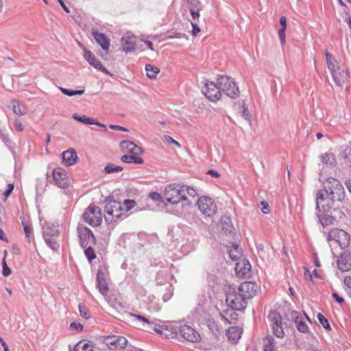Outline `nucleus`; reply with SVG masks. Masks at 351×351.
I'll list each match as a JSON object with an SVG mask.
<instances>
[{
    "label": "nucleus",
    "mask_w": 351,
    "mask_h": 351,
    "mask_svg": "<svg viewBox=\"0 0 351 351\" xmlns=\"http://www.w3.org/2000/svg\"><path fill=\"white\" fill-rule=\"evenodd\" d=\"M268 318L271 322L274 335L278 337H282L284 331L282 328V323L280 315L276 311H272L269 314Z\"/></svg>",
    "instance_id": "f8f14e48"
},
{
    "label": "nucleus",
    "mask_w": 351,
    "mask_h": 351,
    "mask_svg": "<svg viewBox=\"0 0 351 351\" xmlns=\"http://www.w3.org/2000/svg\"><path fill=\"white\" fill-rule=\"evenodd\" d=\"M204 95L212 102H216L221 98V88L218 84L206 81L204 90Z\"/></svg>",
    "instance_id": "9d476101"
},
{
    "label": "nucleus",
    "mask_w": 351,
    "mask_h": 351,
    "mask_svg": "<svg viewBox=\"0 0 351 351\" xmlns=\"http://www.w3.org/2000/svg\"><path fill=\"white\" fill-rule=\"evenodd\" d=\"M337 267L342 271H348L351 269V255L345 251L338 258Z\"/></svg>",
    "instance_id": "6ab92c4d"
},
{
    "label": "nucleus",
    "mask_w": 351,
    "mask_h": 351,
    "mask_svg": "<svg viewBox=\"0 0 351 351\" xmlns=\"http://www.w3.org/2000/svg\"><path fill=\"white\" fill-rule=\"evenodd\" d=\"M332 297L335 299V300L339 303V304H341L343 302L344 300L343 298L339 296V295L336 293H332Z\"/></svg>",
    "instance_id": "680f3d73"
},
{
    "label": "nucleus",
    "mask_w": 351,
    "mask_h": 351,
    "mask_svg": "<svg viewBox=\"0 0 351 351\" xmlns=\"http://www.w3.org/2000/svg\"><path fill=\"white\" fill-rule=\"evenodd\" d=\"M263 351H274V339L268 336L263 339Z\"/></svg>",
    "instance_id": "4c0bfd02"
},
{
    "label": "nucleus",
    "mask_w": 351,
    "mask_h": 351,
    "mask_svg": "<svg viewBox=\"0 0 351 351\" xmlns=\"http://www.w3.org/2000/svg\"><path fill=\"white\" fill-rule=\"evenodd\" d=\"M60 90H61V92L63 94H64L67 96H70V97L75 95H82L84 93V89L73 90L68 89L66 88L60 87Z\"/></svg>",
    "instance_id": "79ce46f5"
},
{
    "label": "nucleus",
    "mask_w": 351,
    "mask_h": 351,
    "mask_svg": "<svg viewBox=\"0 0 351 351\" xmlns=\"http://www.w3.org/2000/svg\"><path fill=\"white\" fill-rule=\"evenodd\" d=\"M121 147L123 149L128 150L132 154L139 155L143 153V150L141 147L137 146L130 141H121Z\"/></svg>",
    "instance_id": "5701e85b"
},
{
    "label": "nucleus",
    "mask_w": 351,
    "mask_h": 351,
    "mask_svg": "<svg viewBox=\"0 0 351 351\" xmlns=\"http://www.w3.org/2000/svg\"><path fill=\"white\" fill-rule=\"evenodd\" d=\"M176 183H172L165 187L163 193L162 203L167 206L169 204L172 205L176 204Z\"/></svg>",
    "instance_id": "a211bd4d"
},
{
    "label": "nucleus",
    "mask_w": 351,
    "mask_h": 351,
    "mask_svg": "<svg viewBox=\"0 0 351 351\" xmlns=\"http://www.w3.org/2000/svg\"><path fill=\"white\" fill-rule=\"evenodd\" d=\"M280 23L281 25V28L283 29H286L287 28V18L285 16H281L280 19Z\"/></svg>",
    "instance_id": "bf43d9fd"
},
{
    "label": "nucleus",
    "mask_w": 351,
    "mask_h": 351,
    "mask_svg": "<svg viewBox=\"0 0 351 351\" xmlns=\"http://www.w3.org/2000/svg\"><path fill=\"white\" fill-rule=\"evenodd\" d=\"M149 197L155 202L160 201L162 202L163 200V196H162L160 193L157 192L150 193L149 195Z\"/></svg>",
    "instance_id": "09e8293b"
},
{
    "label": "nucleus",
    "mask_w": 351,
    "mask_h": 351,
    "mask_svg": "<svg viewBox=\"0 0 351 351\" xmlns=\"http://www.w3.org/2000/svg\"><path fill=\"white\" fill-rule=\"evenodd\" d=\"M58 2L60 3V5H61V7L63 8V10L67 12V13H69L70 12V10L69 8L64 4V3L63 2L62 0H57Z\"/></svg>",
    "instance_id": "0e129e2a"
},
{
    "label": "nucleus",
    "mask_w": 351,
    "mask_h": 351,
    "mask_svg": "<svg viewBox=\"0 0 351 351\" xmlns=\"http://www.w3.org/2000/svg\"><path fill=\"white\" fill-rule=\"evenodd\" d=\"M79 239L80 245L85 248L89 243L95 244L96 239L90 229L86 227L78 228Z\"/></svg>",
    "instance_id": "4468645a"
},
{
    "label": "nucleus",
    "mask_w": 351,
    "mask_h": 351,
    "mask_svg": "<svg viewBox=\"0 0 351 351\" xmlns=\"http://www.w3.org/2000/svg\"><path fill=\"white\" fill-rule=\"evenodd\" d=\"M321 160L323 163L330 166L336 163L335 156L332 153H326L321 156Z\"/></svg>",
    "instance_id": "72a5a7b5"
},
{
    "label": "nucleus",
    "mask_w": 351,
    "mask_h": 351,
    "mask_svg": "<svg viewBox=\"0 0 351 351\" xmlns=\"http://www.w3.org/2000/svg\"><path fill=\"white\" fill-rule=\"evenodd\" d=\"M241 328L239 327H230L227 330L226 335L230 341L236 343L241 338Z\"/></svg>",
    "instance_id": "bb28decb"
},
{
    "label": "nucleus",
    "mask_w": 351,
    "mask_h": 351,
    "mask_svg": "<svg viewBox=\"0 0 351 351\" xmlns=\"http://www.w3.org/2000/svg\"><path fill=\"white\" fill-rule=\"evenodd\" d=\"M324 187L328 191V199L332 202L341 201L345 196L343 185L334 178H329L324 182Z\"/></svg>",
    "instance_id": "20e7f679"
},
{
    "label": "nucleus",
    "mask_w": 351,
    "mask_h": 351,
    "mask_svg": "<svg viewBox=\"0 0 351 351\" xmlns=\"http://www.w3.org/2000/svg\"><path fill=\"white\" fill-rule=\"evenodd\" d=\"M206 325L208 328L215 333H219L221 330L220 326L216 324L213 318H208L206 320Z\"/></svg>",
    "instance_id": "58836bf2"
},
{
    "label": "nucleus",
    "mask_w": 351,
    "mask_h": 351,
    "mask_svg": "<svg viewBox=\"0 0 351 351\" xmlns=\"http://www.w3.org/2000/svg\"><path fill=\"white\" fill-rule=\"evenodd\" d=\"M328 241H334L339 244L341 249H345L350 245V234L341 229H333L328 234Z\"/></svg>",
    "instance_id": "0eeeda50"
},
{
    "label": "nucleus",
    "mask_w": 351,
    "mask_h": 351,
    "mask_svg": "<svg viewBox=\"0 0 351 351\" xmlns=\"http://www.w3.org/2000/svg\"><path fill=\"white\" fill-rule=\"evenodd\" d=\"M154 330L157 332H160L162 335H164L166 336L167 338H169L167 335L166 333H163V328L161 327L160 326H154Z\"/></svg>",
    "instance_id": "052dcab7"
},
{
    "label": "nucleus",
    "mask_w": 351,
    "mask_h": 351,
    "mask_svg": "<svg viewBox=\"0 0 351 351\" xmlns=\"http://www.w3.org/2000/svg\"><path fill=\"white\" fill-rule=\"evenodd\" d=\"M226 301L228 306L236 311H241L246 306V298L239 291V292L233 291L229 293Z\"/></svg>",
    "instance_id": "6e6552de"
},
{
    "label": "nucleus",
    "mask_w": 351,
    "mask_h": 351,
    "mask_svg": "<svg viewBox=\"0 0 351 351\" xmlns=\"http://www.w3.org/2000/svg\"><path fill=\"white\" fill-rule=\"evenodd\" d=\"M164 138L169 143H176V140L169 135H165Z\"/></svg>",
    "instance_id": "338daca9"
},
{
    "label": "nucleus",
    "mask_w": 351,
    "mask_h": 351,
    "mask_svg": "<svg viewBox=\"0 0 351 351\" xmlns=\"http://www.w3.org/2000/svg\"><path fill=\"white\" fill-rule=\"evenodd\" d=\"M229 256L233 261H237L241 256V248L237 244H232L229 247Z\"/></svg>",
    "instance_id": "473e14b6"
},
{
    "label": "nucleus",
    "mask_w": 351,
    "mask_h": 351,
    "mask_svg": "<svg viewBox=\"0 0 351 351\" xmlns=\"http://www.w3.org/2000/svg\"><path fill=\"white\" fill-rule=\"evenodd\" d=\"M187 3L190 5V8H197L200 5L199 0H187Z\"/></svg>",
    "instance_id": "603ef678"
},
{
    "label": "nucleus",
    "mask_w": 351,
    "mask_h": 351,
    "mask_svg": "<svg viewBox=\"0 0 351 351\" xmlns=\"http://www.w3.org/2000/svg\"><path fill=\"white\" fill-rule=\"evenodd\" d=\"M346 186L348 191H350V193H351V179L347 180V182H346Z\"/></svg>",
    "instance_id": "774afa93"
},
{
    "label": "nucleus",
    "mask_w": 351,
    "mask_h": 351,
    "mask_svg": "<svg viewBox=\"0 0 351 351\" xmlns=\"http://www.w3.org/2000/svg\"><path fill=\"white\" fill-rule=\"evenodd\" d=\"M22 226L25 234V237L28 239V241L30 242L31 239L33 238L32 224L29 221L24 220L22 221Z\"/></svg>",
    "instance_id": "c9c22d12"
},
{
    "label": "nucleus",
    "mask_w": 351,
    "mask_h": 351,
    "mask_svg": "<svg viewBox=\"0 0 351 351\" xmlns=\"http://www.w3.org/2000/svg\"><path fill=\"white\" fill-rule=\"evenodd\" d=\"M305 319H306L308 322H311V319L305 314L297 315L295 319L296 328L300 332L304 333L309 332V328L305 322Z\"/></svg>",
    "instance_id": "4be33fe9"
},
{
    "label": "nucleus",
    "mask_w": 351,
    "mask_h": 351,
    "mask_svg": "<svg viewBox=\"0 0 351 351\" xmlns=\"http://www.w3.org/2000/svg\"><path fill=\"white\" fill-rule=\"evenodd\" d=\"M180 333L185 339L191 342H199L201 339L199 334L194 328L187 325L180 328Z\"/></svg>",
    "instance_id": "dca6fc26"
},
{
    "label": "nucleus",
    "mask_w": 351,
    "mask_h": 351,
    "mask_svg": "<svg viewBox=\"0 0 351 351\" xmlns=\"http://www.w3.org/2000/svg\"><path fill=\"white\" fill-rule=\"evenodd\" d=\"M12 106L14 114L22 116L27 113V109L25 106L19 101L13 100L12 101Z\"/></svg>",
    "instance_id": "c756f323"
},
{
    "label": "nucleus",
    "mask_w": 351,
    "mask_h": 351,
    "mask_svg": "<svg viewBox=\"0 0 351 351\" xmlns=\"http://www.w3.org/2000/svg\"><path fill=\"white\" fill-rule=\"evenodd\" d=\"M73 118L76 120V121H78L81 123H85V124H89V125H97L98 126H100V127H102L104 128L105 130H106V126L97 121H95V119H93L91 118H89V117H86V116H80L77 114H73Z\"/></svg>",
    "instance_id": "a878e982"
},
{
    "label": "nucleus",
    "mask_w": 351,
    "mask_h": 351,
    "mask_svg": "<svg viewBox=\"0 0 351 351\" xmlns=\"http://www.w3.org/2000/svg\"><path fill=\"white\" fill-rule=\"evenodd\" d=\"M260 205H261V209L263 213L267 214L269 213V211H270L269 206L267 203H266L265 202H261Z\"/></svg>",
    "instance_id": "3c124183"
},
{
    "label": "nucleus",
    "mask_w": 351,
    "mask_h": 351,
    "mask_svg": "<svg viewBox=\"0 0 351 351\" xmlns=\"http://www.w3.org/2000/svg\"><path fill=\"white\" fill-rule=\"evenodd\" d=\"M327 67L330 70L333 80L337 86H341L348 80V71L338 65L335 58L328 51L325 50Z\"/></svg>",
    "instance_id": "f03ea898"
},
{
    "label": "nucleus",
    "mask_w": 351,
    "mask_h": 351,
    "mask_svg": "<svg viewBox=\"0 0 351 351\" xmlns=\"http://www.w3.org/2000/svg\"><path fill=\"white\" fill-rule=\"evenodd\" d=\"M317 319L325 329L328 330H331V327L328 319L322 313H319L317 315Z\"/></svg>",
    "instance_id": "c03bdc74"
},
{
    "label": "nucleus",
    "mask_w": 351,
    "mask_h": 351,
    "mask_svg": "<svg viewBox=\"0 0 351 351\" xmlns=\"http://www.w3.org/2000/svg\"><path fill=\"white\" fill-rule=\"evenodd\" d=\"M109 127H110V129L114 130H119V131H123V132L128 131V130L125 128H123V127L120 126V125H110Z\"/></svg>",
    "instance_id": "13d9d810"
},
{
    "label": "nucleus",
    "mask_w": 351,
    "mask_h": 351,
    "mask_svg": "<svg viewBox=\"0 0 351 351\" xmlns=\"http://www.w3.org/2000/svg\"><path fill=\"white\" fill-rule=\"evenodd\" d=\"M346 286L351 290V276H347L344 278Z\"/></svg>",
    "instance_id": "e2e57ef3"
},
{
    "label": "nucleus",
    "mask_w": 351,
    "mask_h": 351,
    "mask_svg": "<svg viewBox=\"0 0 351 351\" xmlns=\"http://www.w3.org/2000/svg\"><path fill=\"white\" fill-rule=\"evenodd\" d=\"M80 315L86 319L90 317L88 308L82 304H80L78 306Z\"/></svg>",
    "instance_id": "a18cd8bd"
},
{
    "label": "nucleus",
    "mask_w": 351,
    "mask_h": 351,
    "mask_svg": "<svg viewBox=\"0 0 351 351\" xmlns=\"http://www.w3.org/2000/svg\"><path fill=\"white\" fill-rule=\"evenodd\" d=\"M121 161L125 163H134L142 164L143 160L142 158L137 156V155H124L121 158Z\"/></svg>",
    "instance_id": "2f4dec72"
},
{
    "label": "nucleus",
    "mask_w": 351,
    "mask_h": 351,
    "mask_svg": "<svg viewBox=\"0 0 351 351\" xmlns=\"http://www.w3.org/2000/svg\"><path fill=\"white\" fill-rule=\"evenodd\" d=\"M250 269V265L248 262L245 263V261L237 263L235 266V271L237 275L244 276Z\"/></svg>",
    "instance_id": "c85d7f7f"
},
{
    "label": "nucleus",
    "mask_w": 351,
    "mask_h": 351,
    "mask_svg": "<svg viewBox=\"0 0 351 351\" xmlns=\"http://www.w3.org/2000/svg\"><path fill=\"white\" fill-rule=\"evenodd\" d=\"M14 128L17 131H23V125L21 123V122L19 119H16L14 122Z\"/></svg>",
    "instance_id": "864d4df0"
},
{
    "label": "nucleus",
    "mask_w": 351,
    "mask_h": 351,
    "mask_svg": "<svg viewBox=\"0 0 351 351\" xmlns=\"http://www.w3.org/2000/svg\"><path fill=\"white\" fill-rule=\"evenodd\" d=\"M84 58L91 66L106 74L109 73L108 71L104 66H103L101 62L95 58L94 54L90 51L84 49Z\"/></svg>",
    "instance_id": "f3484780"
},
{
    "label": "nucleus",
    "mask_w": 351,
    "mask_h": 351,
    "mask_svg": "<svg viewBox=\"0 0 351 351\" xmlns=\"http://www.w3.org/2000/svg\"><path fill=\"white\" fill-rule=\"evenodd\" d=\"M121 44L123 51L132 52L136 49V39L134 36H125L121 39Z\"/></svg>",
    "instance_id": "aec40b11"
},
{
    "label": "nucleus",
    "mask_w": 351,
    "mask_h": 351,
    "mask_svg": "<svg viewBox=\"0 0 351 351\" xmlns=\"http://www.w3.org/2000/svg\"><path fill=\"white\" fill-rule=\"evenodd\" d=\"M191 14L193 17V21L195 22V21H198L200 14H199V8H190Z\"/></svg>",
    "instance_id": "de8ad7c7"
},
{
    "label": "nucleus",
    "mask_w": 351,
    "mask_h": 351,
    "mask_svg": "<svg viewBox=\"0 0 351 351\" xmlns=\"http://www.w3.org/2000/svg\"><path fill=\"white\" fill-rule=\"evenodd\" d=\"M92 34L96 42L104 50H108L110 48V40L102 33H99L95 29H93Z\"/></svg>",
    "instance_id": "412c9836"
},
{
    "label": "nucleus",
    "mask_w": 351,
    "mask_h": 351,
    "mask_svg": "<svg viewBox=\"0 0 351 351\" xmlns=\"http://www.w3.org/2000/svg\"><path fill=\"white\" fill-rule=\"evenodd\" d=\"M145 71L147 76L150 79H155L160 70L158 67L154 66L151 64L145 66Z\"/></svg>",
    "instance_id": "e433bc0d"
},
{
    "label": "nucleus",
    "mask_w": 351,
    "mask_h": 351,
    "mask_svg": "<svg viewBox=\"0 0 351 351\" xmlns=\"http://www.w3.org/2000/svg\"><path fill=\"white\" fill-rule=\"evenodd\" d=\"M132 316H134V317H136L138 320H140V321H142L145 323H147L149 325H151V322L145 317L142 316V315H132Z\"/></svg>",
    "instance_id": "4d7b16f0"
},
{
    "label": "nucleus",
    "mask_w": 351,
    "mask_h": 351,
    "mask_svg": "<svg viewBox=\"0 0 351 351\" xmlns=\"http://www.w3.org/2000/svg\"><path fill=\"white\" fill-rule=\"evenodd\" d=\"M62 158L66 165L71 166L75 163L77 156L76 152L72 149L63 152Z\"/></svg>",
    "instance_id": "b1692460"
},
{
    "label": "nucleus",
    "mask_w": 351,
    "mask_h": 351,
    "mask_svg": "<svg viewBox=\"0 0 351 351\" xmlns=\"http://www.w3.org/2000/svg\"><path fill=\"white\" fill-rule=\"evenodd\" d=\"M84 254L89 263H91L95 258L96 254L92 246H88L84 250Z\"/></svg>",
    "instance_id": "37998d69"
},
{
    "label": "nucleus",
    "mask_w": 351,
    "mask_h": 351,
    "mask_svg": "<svg viewBox=\"0 0 351 351\" xmlns=\"http://www.w3.org/2000/svg\"><path fill=\"white\" fill-rule=\"evenodd\" d=\"M53 177L56 184L62 189H65L69 185V179L65 169L57 167L53 171Z\"/></svg>",
    "instance_id": "2eb2a0df"
},
{
    "label": "nucleus",
    "mask_w": 351,
    "mask_h": 351,
    "mask_svg": "<svg viewBox=\"0 0 351 351\" xmlns=\"http://www.w3.org/2000/svg\"><path fill=\"white\" fill-rule=\"evenodd\" d=\"M13 190H14V184H8V186H7V189L4 192V195L5 197H8L12 193Z\"/></svg>",
    "instance_id": "6e6d98bb"
},
{
    "label": "nucleus",
    "mask_w": 351,
    "mask_h": 351,
    "mask_svg": "<svg viewBox=\"0 0 351 351\" xmlns=\"http://www.w3.org/2000/svg\"><path fill=\"white\" fill-rule=\"evenodd\" d=\"M327 199H328V194L326 189L324 188L318 191L316 197V207L319 212L326 211L325 206L322 204V202Z\"/></svg>",
    "instance_id": "393cba45"
},
{
    "label": "nucleus",
    "mask_w": 351,
    "mask_h": 351,
    "mask_svg": "<svg viewBox=\"0 0 351 351\" xmlns=\"http://www.w3.org/2000/svg\"><path fill=\"white\" fill-rule=\"evenodd\" d=\"M104 343L110 349L125 348L128 340L123 336L111 335L104 337Z\"/></svg>",
    "instance_id": "9b49d317"
},
{
    "label": "nucleus",
    "mask_w": 351,
    "mask_h": 351,
    "mask_svg": "<svg viewBox=\"0 0 351 351\" xmlns=\"http://www.w3.org/2000/svg\"><path fill=\"white\" fill-rule=\"evenodd\" d=\"M94 346L86 341H79L74 347L73 351H93Z\"/></svg>",
    "instance_id": "7c9ffc66"
},
{
    "label": "nucleus",
    "mask_w": 351,
    "mask_h": 351,
    "mask_svg": "<svg viewBox=\"0 0 351 351\" xmlns=\"http://www.w3.org/2000/svg\"><path fill=\"white\" fill-rule=\"evenodd\" d=\"M217 84L223 92L230 98H235L239 95V88L237 84L227 76H221L217 79Z\"/></svg>",
    "instance_id": "423d86ee"
},
{
    "label": "nucleus",
    "mask_w": 351,
    "mask_h": 351,
    "mask_svg": "<svg viewBox=\"0 0 351 351\" xmlns=\"http://www.w3.org/2000/svg\"><path fill=\"white\" fill-rule=\"evenodd\" d=\"M101 274H102L100 271L97 272V285L99 289V292L102 295H106L107 291H108V287L107 282L104 278H103Z\"/></svg>",
    "instance_id": "cd10ccee"
},
{
    "label": "nucleus",
    "mask_w": 351,
    "mask_h": 351,
    "mask_svg": "<svg viewBox=\"0 0 351 351\" xmlns=\"http://www.w3.org/2000/svg\"><path fill=\"white\" fill-rule=\"evenodd\" d=\"M135 206L134 200L125 199L121 203L114 200L112 197H108L106 199L104 219L108 223L114 222Z\"/></svg>",
    "instance_id": "f257e3e1"
},
{
    "label": "nucleus",
    "mask_w": 351,
    "mask_h": 351,
    "mask_svg": "<svg viewBox=\"0 0 351 351\" xmlns=\"http://www.w3.org/2000/svg\"><path fill=\"white\" fill-rule=\"evenodd\" d=\"M2 275L5 277L10 276L11 274V269L8 266L5 258H3L2 260Z\"/></svg>",
    "instance_id": "49530a36"
},
{
    "label": "nucleus",
    "mask_w": 351,
    "mask_h": 351,
    "mask_svg": "<svg viewBox=\"0 0 351 351\" xmlns=\"http://www.w3.org/2000/svg\"><path fill=\"white\" fill-rule=\"evenodd\" d=\"M58 234V229L50 226H46L43 228V238L56 237Z\"/></svg>",
    "instance_id": "f704fd0d"
},
{
    "label": "nucleus",
    "mask_w": 351,
    "mask_h": 351,
    "mask_svg": "<svg viewBox=\"0 0 351 351\" xmlns=\"http://www.w3.org/2000/svg\"><path fill=\"white\" fill-rule=\"evenodd\" d=\"M285 30L286 29H280L278 30V36L282 44H284L285 43Z\"/></svg>",
    "instance_id": "5fc2aeb1"
},
{
    "label": "nucleus",
    "mask_w": 351,
    "mask_h": 351,
    "mask_svg": "<svg viewBox=\"0 0 351 351\" xmlns=\"http://www.w3.org/2000/svg\"><path fill=\"white\" fill-rule=\"evenodd\" d=\"M123 168L121 166L115 165L114 164H108L104 168V172L106 173H112L120 172L123 171Z\"/></svg>",
    "instance_id": "a19ab883"
},
{
    "label": "nucleus",
    "mask_w": 351,
    "mask_h": 351,
    "mask_svg": "<svg viewBox=\"0 0 351 351\" xmlns=\"http://www.w3.org/2000/svg\"><path fill=\"white\" fill-rule=\"evenodd\" d=\"M103 214L99 206L90 204L83 214L84 220L91 226H98L102 221Z\"/></svg>",
    "instance_id": "39448f33"
},
{
    "label": "nucleus",
    "mask_w": 351,
    "mask_h": 351,
    "mask_svg": "<svg viewBox=\"0 0 351 351\" xmlns=\"http://www.w3.org/2000/svg\"><path fill=\"white\" fill-rule=\"evenodd\" d=\"M177 187V204L186 209L192 207L198 197L196 190L186 184H178Z\"/></svg>",
    "instance_id": "7ed1b4c3"
},
{
    "label": "nucleus",
    "mask_w": 351,
    "mask_h": 351,
    "mask_svg": "<svg viewBox=\"0 0 351 351\" xmlns=\"http://www.w3.org/2000/svg\"><path fill=\"white\" fill-rule=\"evenodd\" d=\"M200 212L206 216H212L216 213L217 206L214 200L207 196L197 198L195 202Z\"/></svg>",
    "instance_id": "1a4fd4ad"
},
{
    "label": "nucleus",
    "mask_w": 351,
    "mask_h": 351,
    "mask_svg": "<svg viewBox=\"0 0 351 351\" xmlns=\"http://www.w3.org/2000/svg\"><path fill=\"white\" fill-rule=\"evenodd\" d=\"M46 244L53 251H58L60 245L55 237L43 238Z\"/></svg>",
    "instance_id": "ea45409f"
},
{
    "label": "nucleus",
    "mask_w": 351,
    "mask_h": 351,
    "mask_svg": "<svg viewBox=\"0 0 351 351\" xmlns=\"http://www.w3.org/2000/svg\"><path fill=\"white\" fill-rule=\"evenodd\" d=\"M207 173L215 177V178H218L220 176L219 173L217 171L213 170V169L208 170L207 171Z\"/></svg>",
    "instance_id": "69168bd1"
},
{
    "label": "nucleus",
    "mask_w": 351,
    "mask_h": 351,
    "mask_svg": "<svg viewBox=\"0 0 351 351\" xmlns=\"http://www.w3.org/2000/svg\"><path fill=\"white\" fill-rule=\"evenodd\" d=\"M191 25L193 27V29L191 30V34L193 35V36L195 37L197 36L198 33L200 32L201 29L197 25V24L194 21H191Z\"/></svg>",
    "instance_id": "8fccbe9b"
},
{
    "label": "nucleus",
    "mask_w": 351,
    "mask_h": 351,
    "mask_svg": "<svg viewBox=\"0 0 351 351\" xmlns=\"http://www.w3.org/2000/svg\"><path fill=\"white\" fill-rule=\"evenodd\" d=\"M258 290L259 287L258 285L252 281L242 282L239 289V291L246 299L255 296L258 292Z\"/></svg>",
    "instance_id": "ddd939ff"
}]
</instances>
